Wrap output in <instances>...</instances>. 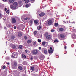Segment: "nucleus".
I'll list each match as a JSON object with an SVG mask.
<instances>
[{"mask_svg": "<svg viewBox=\"0 0 76 76\" xmlns=\"http://www.w3.org/2000/svg\"><path fill=\"white\" fill-rule=\"evenodd\" d=\"M31 71H32L33 72V73H35V72H38V68H37V67L36 68V70H35V68L34 67H32L31 68Z\"/></svg>", "mask_w": 76, "mask_h": 76, "instance_id": "nucleus-1", "label": "nucleus"}, {"mask_svg": "<svg viewBox=\"0 0 76 76\" xmlns=\"http://www.w3.org/2000/svg\"><path fill=\"white\" fill-rule=\"evenodd\" d=\"M38 51L37 49L34 50L32 51V54L33 55H36V54H38Z\"/></svg>", "mask_w": 76, "mask_h": 76, "instance_id": "nucleus-2", "label": "nucleus"}, {"mask_svg": "<svg viewBox=\"0 0 76 76\" xmlns=\"http://www.w3.org/2000/svg\"><path fill=\"white\" fill-rule=\"evenodd\" d=\"M12 57L15 58H16L18 57V55H17V52H14L12 53Z\"/></svg>", "mask_w": 76, "mask_h": 76, "instance_id": "nucleus-3", "label": "nucleus"}, {"mask_svg": "<svg viewBox=\"0 0 76 76\" xmlns=\"http://www.w3.org/2000/svg\"><path fill=\"white\" fill-rule=\"evenodd\" d=\"M42 45L43 47H47V46L48 45V42H42Z\"/></svg>", "mask_w": 76, "mask_h": 76, "instance_id": "nucleus-4", "label": "nucleus"}, {"mask_svg": "<svg viewBox=\"0 0 76 76\" xmlns=\"http://www.w3.org/2000/svg\"><path fill=\"white\" fill-rule=\"evenodd\" d=\"M46 39L48 40H51V39H52V36L50 35L46 37Z\"/></svg>", "mask_w": 76, "mask_h": 76, "instance_id": "nucleus-5", "label": "nucleus"}, {"mask_svg": "<svg viewBox=\"0 0 76 76\" xmlns=\"http://www.w3.org/2000/svg\"><path fill=\"white\" fill-rule=\"evenodd\" d=\"M47 23L49 25H51L53 24V21L52 20H49L48 21Z\"/></svg>", "mask_w": 76, "mask_h": 76, "instance_id": "nucleus-6", "label": "nucleus"}, {"mask_svg": "<svg viewBox=\"0 0 76 76\" xmlns=\"http://www.w3.org/2000/svg\"><path fill=\"white\" fill-rule=\"evenodd\" d=\"M10 7L12 10H14V9H16V7L13 5H10Z\"/></svg>", "mask_w": 76, "mask_h": 76, "instance_id": "nucleus-7", "label": "nucleus"}, {"mask_svg": "<svg viewBox=\"0 0 76 76\" xmlns=\"http://www.w3.org/2000/svg\"><path fill=\"white\" fill-rule=\"evenodd\" d=\"M42 50H43L44 53L45 54H47V50L45 49V48H43L42 49Z\"/></svg>", "mask_w": 76, "mask_h": 76, "instance_id": "nucleus-8", "label": "nucleus"}, {"mask_svg": "<svg viewBox=\"0 0 76 76\" xmlns=\"http://www.w3.org/2000/svg\"><path fill=\"white\" fill-rule=\"evenodd\" d=\"M12 22L15 23H16V19L15 18H12Z\"/></svg>", "mask_w": 76, "mask_h": 76, "instance_id": "nucleus-9", "label": "nucleus"}, {"mask_svg": "<svg viewBox=\"0 0 76 76\" xmlns=\"http://www.w3.org/2000/svg\"><path fill=\"white\" fill-rule=\"evenodd\" d=\"M18 35L19 37H22V33L21 32H19L18 33Z\"/></svg>", "mask_w": 76, "mask_h": 76, "instance_id": "nucleus-10", "label": "nucleus"}, {"mask_svg": "<svg viewBox=\"0 0 76 76\" xmlns=\"http://www.w3.org/2000/svg\"><path fill=\"white\" fill-rule=\"evenodd\" d=\"M39 15L41 17H42V16H44L45 15V13L43 12H42L39 14Z\"/></svg>", "mask_w": 76, "mask_h": 76, "instance_id": "nucleus-11", "label": "nucleus"}, {"mask_svg": "<svg viewBox=\"0 0 76 76\" xmlns=\"http://www.w3.org/2000/svg\"><path fill=\"white\" fill-rule=\"evenodd\" d=\"M59 31L60 32H62L63 31H64V28L62 27H61L59 28Z\"/></svg>", "mask_w": 76, "mask_h": 76, "instance_id": "nucleus-12", "label": "nucleus"}, {"mask_svg": "<svg viewBox=\"0 0 76 76\" xmlns=\"http://www.w3.org/2000/svg\"><path fill=\"white\" fill-rule=\"evenodd\" d=\"M13 4L14 6L15 7H17V6H18V3L16 2H14L13 3Z\"/></svg>", "mask_w": 76, "mask_h": 76, "instance_id": "nucleus-13", "label": "nucleus"}, {"mask_svg": "<svg viewBox=\"0 0 76 76\" xmlns=\"http://www.w3.org/2000/svg\"><path fill=\"white\" fill-rule=\"evenodd\" d=\"M54 51V50L53 49L52 50H48L49 54H52Z\"/></svg>", "mask_w": 76, "mask_h": 76, "instance_id": "nucleus-14", "label": "nucleus"}, {"mask_svg": "<svg viewBox=\"0 0 76 76\" xmlns=\"http://www.w3.org/2000/svg\"><path fill=\"white\" fill-rule=\"evenodd\" d=\"M72 38L73 39H75L76 38V36L75 34H73V35H72Z\"/></svg>", "mask_w": 76, "mask_h": 76, "instance_id": "nucleus-15", "label": "nucleus"}, {"mask_svg": "<svg viewBox=\"0 0 76 76\" xmlns=\"http://www.w3.org/2000/svg\"><path fill=\"white\" fill-rule=\"evenodd\" d=\"M60 37L62 38H65V36L63 34H61L60 35Z\"/></svg>", "mask_w": 76, "mask_h": 76, "instance_id": "nucleus-16", "label": "nucleus"}, {"mask_svg": "<svg viewBox=\"0 0 76 76\" xmlns=\"http://www.w3.org/2000/svg\"><path fill=\"white\" fill-rule=\"evenodd\" d=\"M54 26L55 27H58V24L57 23H55L54 24Z\"/></svg>", "mask_w": 76, "mask_h": 76, "instance_id": "nucleus-17", "label": "nucleus"}, {"mask_svg": "<svg viewBox=\"0 0 76 76\" xmlns=\"http://www.w3.org/2000/svg\"><path fill=\"white\" fill-rule=\"evenodd\" d=\"M42 28V27L41 26H39L37 27V29L38 30H40Z\"/></svg>", "mask_w": 76, "mask_h": 76, "instance_id": "nucleus-18", "label": "nucleus"}, {"mask_svg": "<svg viewBox=\"0 0 76 76\" xmlns=\"http://www.w3.org/2000/svg\"><path fill=\"white\" fill-rule=\"evenodd\" d=\"M72 13V10H68L67 11V13L68 14H70Z\"/></svg>", "mask_w": 76, "mask_h": 76, "instance_id": "nucleus-19", "label": "nucleus"}, {"mask_svg": "<svg viewBox=\"0 0 76 76\" xmlns=\"http://www.w3.org/2000/svg\"><path fill=\"white\" fill-rule=\"evenodd\" d=\"M23 1H25L26 3H28L29 2V0H23Z\"/></svg>", "mask_w": 76, "mask_h": 76, "instance_id": "nucleus-20", "label": "nucleus"}, {"mask_svg": "<svg viewBox=\"0 0 76 76\" xmlns=\"http://www.w3.org/2000/svg\"><path fill=\"white\" fill-rule=\"evenodd\" d=\"M16 66H17V62H15L14 63L13 66L14 67H16Z\"/></svg>", "mask_w": 76, "mask_h": 76, "instance_id": "nucleus-21", "label": "nucleus"}, {"mask_svg": "<svg viewBox=\"0 0 76 76\" xmlns=\"http://www.w3.org/2000/svg\"><path fill=\"white\" fill-rule=\"evenodd\" d=\"M9 2L11 3H13L14 1H15V0H9Z\"/></svg>", "mask_w": 76, "mask_h": 76, "instance_id": "nucleus-22", "label": "nucleus"}, {"mask_svg": "<svg viewBox=\"0 0 76 76\" xmlns=\"http://www.w3.org/2000/svg\"><path fill=\"white\" fill-rule=\"evenodd\" d=\"M27 44H30L32 42V41L31 40H28L27 42Z\"/></svg>", "mask_w": 76, "mask_h": 76, "instance_id": "nucleus-23", "label": "nucleus"}, {"mask_svg": "<svg viewBox=\"0 0 76 76\" xmlns=\"http://www.w3.org/2000/svg\"><path fill=\"white\" fill-rule=\"evenodd\" d=\"M48 35V32H46L44 34V37H47Z\"/></svg>", "mask_w": 76, "mask_h": 76, "instance_id": "nucleus-24", "label": "nucleus"}, {"mask_svg": "<svg viewBox=\"0 0 76 76\" xmlns=\"http://www.w3.org/2000/svg\"><path fill=\"white\" fill-rule=\"evenodd\" d=\"M34 23L35 24H38V20H34Z\"/></svg>", "mask_w": 76, "mask_h": 76, "instance_id": "nucleus-25", "label": "nucleus"}, {"mask_svg": "<svg viewBox=\"0 0 76 76\" xmlns=\"http://www.w3.org/2000/svg\"><path fill=\"white\" fill-rule=\"evenodd\" d=\"M22 45H20L18 47V48L19 49H21V50H22Z\"/></svg>", "mask_w": 76, "mask_h": 76, "instance_id": "nucleus-26", "label": "nucleus"}, {"mask_svg": "<svg viewBox=\"0 0 76 76\" xmlns=\"http://www.w3.org/2000/svg\"><path fill=\"white\" fill-rule=\"evenodd\" d=\"M22 57L23 58H26V56L23 54L22 55Z\"/></svg>", "mask_w": 76, "mask_h": 76, "instance_id": "nucleus-27", "label": "nucleus"}, {"mask_svg": "<svg viewBox=\"0 0 76 76\" xmlns=\"http://www.w3.org/2000/svg\"><path fill=\"white\" fill-rule=\"evenodd\" d=\"M30 25H32L33 23V21H32V20L30 21Z\"/></svg>", "mask_w": 76, "mask_h": 76, "instance_id": "nucleus-28", "label": "nucleus"}, {"mask_svg": "<svg viewBox=\"0 0 76 76\" xmlns=\"http://www.w3.org/2000/svg\"><path fill=\"white\" fill-rule=\"evenodd\" d=\"M18 69H20V70H22L23 69L22 67L20 66H19L18 67Z\"/></svg>", "mask_w": 76, "mask_h": 76, "instance_id": "nucleus-29", "label": "nucleus"}, {"mask_svg": "<svg viewBox=\"0 0 76 76\" xmlns=\"http://www.w3.org/2000/svg\"><path fill=\"white\" fill-rule=\"evenodd\" d=\"M11 38L12 39H13L15 38V36H14V35H12L11 36Z\"/></svg>", "mask_w": 76, "mask_h": 76, "instance_id": "nucleus-30", "label": "nucleus"}, {"mask_svg": "<svg viewBox=\"0 0 76 76\" xmlns=\"http://www.w3.org/2000/svg\"><path fill=\"white\" fill-rule=\"evenodd\" d=\"M37 31H34V34L35 35H36L37 34Z\"/></svg>", "mask_w": 76, "mask_h": 76, "instance_id": "nucleus-31", "label": "nucleus"}, {"mask_svg": "<svg viewBox=\"0 0 76 76\" xmlns=\"http://www.w3.org/2000/svg\"><path fill=\"white\" fill-rule=\"evenodd\" d=\"M6 13L7 14H9L10 13V11H9V10H7V11H6Z\"/></svg>", "mask_w": 76, "mask_h": 76, "instance_id": "nucleus-32", "label": "nucleus"}, {"mask_svg": "<svg viewBox=\"0 0 76 76\" xmlns=\"http://www.w3.org/2000/svg\"><path fill=\"white\" fill-rule=\"evenodd\" d=\"M25 7H29V4H26V5H25Z\"/></svg>", "mask_w": 76, "mask_h": 76, "instance_id": "nucleus-33", "label": "nucleus"}, {"mask_svg": "<svg viewBox=\"0 0 76 76\" xmlns=\"http://www.w3.org/2000/svg\"><path fill=\"white\" fill-rule=\"evenodd\" d=\"M5 68H6V66H4L2 67L3 70H4V69H5Z\"/></svg>", "mask_w": 76, "mask_h": 76, "instance_id": "nucleus-34", "label": "nucleus"}, {"mask_svg": "<svg viewBox=\"0 0 76 76\" xmlns=\"http://www.w3.org/2000/svg\"><path fill=\"white\" fill-rule=\"evenodd\" d=\"M38 41L39 42H41V39H38Z\"/></svg>", "mask_w": 76, "mask_h": 76, "instance_id": "nucleus-35", "label": "nucleus"}, {"mask_svg": "<svg viewBox=\"0 0 76 76\" xmlns=\"http://www.w3.org/2000/svg\"><path fill=\"white\" fill-rule=\"evenodd\" d=\"M54 42H58V40H57V39H55V40L54 41Z\"/></svg>", "mask_w": 76, "mask_h": 76, "instance_id": "nucleus-36", "label": "nucleus"}, {"mask_svg": "<svg viewBox=\"0 0 76 76\" xmlns=\"http://www.w3.org/2000/svg\"><path fill=\"white\" fill-rule=\"evenodd\" d=\"M33 76H38V75L34 74H33Z\"/></svg>", "mask_w": 76, "mask_h": 76, "instance_id": "nucleus-37", "label": "nucleus"}, {"mask_svg": "<svg viewBox=\"0 0 76 76\" xmlns=\"http://www.w3.org/2000/svg\"><path fill=\"white\" fill-rule=\"evenodd\" d=\"M35 1V0H31V3H34Z\"/></svg>", "mask_w": 76, "mask_h": 76, "instance_id": "nucleus-38", "label": "nucleus"}, {"mask_svg": "<svg viewBox=\"0 0 76 76\" xmlns=\"http://www.w3.org/2000/svg\"><path fill=\"white\" fill-rule=\"evenodd\" d=\"M28 19V17H26L24 18V20H27V19Z\"/></svg>", "mask_w": 76, "mask_h": 76, "instance_id": "nucleus-39", "label": "nucleus"}, {"mask_svg": "<svg viewBox=\"0 0 76 76\" xmlns=\"http://www.w3.org/2000/svg\"><path fill=\"white\" fill-rule=\"evenodd\" d=\"M24 38L25 39H28V37H27L25 36H24Z\"/></svg>", "mask_w": 76, "mask_h": 76, "instance_id": "nucleus-40", "label": "nucleus"}, {"mask_svg": "<svg viewBox=\"0 0 76 76\" xmlns=\"http://www.w3.org/2000/svg\"><path fill=\"white\" fill-rule=\"evenodd\" d=\"M18 76L20 75V73L19 72H18Z\"/></svg>", "mask_w": 76, "mask_h": 76, "instance_id": "nucleus-41", "label": "nucleus"}, {"mask_svg": "<svg viewBox=\"0 0 76 76\" xmlns=\"http://www.w3.org/2000/svg\"><path fill=\"white\" fill-rule=\"evenodd\" d=\"M30 60H33V56H31V57L30 58Z\"/></svg>", "mask_w": 76, "mask_h": 76, "instance_id": "nucleus-42", "label": "nucleus"}, {"mask_svg": "<svg viewBox=\"0 0 76 76\" xmlns=\"http://www.w3.org/2000/svg\"><path fill=\"white\" fill-rule=\"evenodd\" d=\"M40 60H43V58L42 57H40Z\"/></svg>", "mask_w": 76, "mask_h": 76, "instance_id": "nucleus-43", "label": "nucleus"}, {"mask_svg": "<svg viewBox=\"0 0 76 76\" xmlns=\"http://www.w3.org/2000/svg\"><path fill=\"white\" fill-rule=\"evenodd\" d=\"M2 16V14L1 13H0V18Z\"/></svg>", "mask_w": 76, "mask_h": 76, "instance_id": "nucleus-44", "label": "nucleus"}, {"mask_svg": "<svg viewBox=\"0 0 76 76\" xmlns=\"http://www.w3.org/2000/svg\"><path fill=\"white\" fill-rule=\"evenodd\" d=\"M25 52L26 53H28V50H25Z\"/></svg>", "mask_w": 76, "mask_h": 76, "instance_id": "nucleus-45", "label": "nucleus"}, {"mask_svg": "<svg viewBox=\"0 0 76 76\" xmlns=\"http://www.w3.org/2000/svg\"><path fill=\"white\" fill-rule=\"evenodd\" d=\"M5 11H6L7 10V8H5L4 9Z\"/></svg>", "mask_w": 76, "mask_h": 76, "instance_id": "nucleus-46", "label": "nucleus"}, {"mask_svg": "<svg viewBox=\"0 0 76 76\" xmlns=\"http://www.w3.org/2000/svg\"><path fill=\"white\" fill-rule=\"evenodd\" d=\"M14 28L15 29H16V26H15L14 27Z\"/></svg>", "mask_w": 76, "mask_h": 76, "instance_id": "nucleus-47", "label": "nucleus"}, {"mask_svg": "<svg viewBox=\"0 0 76 76\" xmlns=\"http://www.w3.org/2000/svg\"><path fill=\"white\" fill-rule=\"evenodd\" d=\"M36 44V42H34V43L33 44L34 45H35Z\"/></svg>", "mask_w": 76, "mask_h": 76, "instance_id": "nucleus-48", "label": "nucleus"}, {"mask_svg": "<svg viewBox=\"0 0 76 76\" xmlns=\"http://www.w3.org/2000/svg\"><path fill=\"white\" fill-rule=\"evenodd\" d=\"M3 1H7V0H2Z\"/></svg>", "mask_w": 76, "mask_h": 76, "instance_id": "nucleus-49", "label": "nucleus"}, {"mask_svg": "<svg viewBox=\"0 0 76 76\" xmlns=\"http://www.w3.org/2000/svg\"><path fill=\"white\" fill-rule=\"evenodd\" d=\"M39 50H41V47H39Z\"/></svg>", "mask_w": 76, "mask_h": 76, "instance_id": "nucleus-50", "label": "nucleus"}, {"mask_svg": "<svg viewBox=\"0 0 76 76\" xmlns=\"http://www.w3.org/2000/svg\"><path fill=\"white\" fill-rule=\"evenodd\" d=\"M50 50H52V48H51V47L50 48Z\"/></svg>", "mask_w": 76, "mask_h": 76, "instance_id": "nucleus-51", "label": "nucleus"}, {"mask_svg": "<svg viewBox=\"0 0 76 76\" xmlns=\"http://www.w3.org/2000/svg\"><path fill=\"white\" fill-rule=\"evenodd\" d=\"M7 64H8V65H10V63H7Z\"/></svg>", "mask_w": 76, "mask_h": 76, "instance_id": "nucleus-52", "label": "nucleus"}, {"mask_svg": "<svg viewBox=\"0 0 76 76\" xmlns=\"http://www.w3.org/2000/svg\"><path fill=\"white\" fill-rule=\"evenodd\" d=\"M64 49H65V50H66V46H65L64 47Z\"/></svg>", "mask_w": 76, "mask_h": 76, "instance_id": "nucleus-53", "label": "nucleus"}, {"mask_svg": "<svg viewBox=\"0 0 76 76\" xmlns=\"http://www.w3.org/2000/svg\"><path fill=\"white\" fill-rule=\"evenodd\" d=\"M72 23H75V21H73V22H72Z\"/></svg>", "mask_w": 76, "mask_h": 76, "instance_id": "nucleus-54", "label": "nucleus"}, {"mask_svg": "<svg viewBox=\"0 0 76 76\" xmlns=\"http://www.w3.org/2000/svg\"><path fill=\"white\" fill-rule=\"evenodd\" d=\"M4 29H6V27H4Z\"/></svg>", "mask_w": 76, "mask_h": 76, "instance_id": "nucleus-55", "label": "nucleus"}, {"mask_svg": "<svg viewBox=\"0 0 76 76\" xmlns=\"http://www.w3.org/2000/svg\"><path fill=\"white\" fill-rule=\"evenodd\" d=\"M13 48H15V46H13Z\"/></svg>", "mask_w": 76, "mask_h": 76, "instance_id": "nucleus-56", "label": "nucleus"}, {"mask_svg": "<svg viewBox=\"0 0 76 76\" xmlns=\"http://www.w3.org/2000/svg\"><path fill=\"white\" fill-rule=\"evenodd\" d=\"M70 23V21H69V23Z\"/></svg>", "mask_w": 76, "mask_h": 76, "instance_id": "nucleus-57", "label": "nucleus"}, {"mask_svg": "<svg viewBox=\"0 0 76 76\" xmlns=\"http://www.w3.org/2000/svg\"><path fill=\"white\" fill-rule=\"evenodd\" d=\"M3 20H5V19L3 18Z\"/></svg>", "mask_w": 76, "mask_h": 76, "instance_id": "nucleus-58", "label": "nucleus"}, {"mask_svg": "<svg viewBox=\"0 0 76 76\" xmlns=\"http://www.w3.org/2000/svg\"><path fill=\"white\" fill-rule=\"evenodd\" d=\"M53 30H51V32H53Z\"/></svg>", "mask_w": 76, "mask_h": 76, "instance_id": "nucleus-59", "label": "nucleus"}, {"mask_svg": "<svg viewBox=\"0 0 76 76\" xmlns=\"http://www.w3.org/2000/svg\"><path fill=\"white\" fill-rule=\"evenodd\" d=\"M50 1H51L52 0H49Z\"/></svg>", "mask_w": 76, "mask_h": 76, "instance_id": "nucleus-60", "label": "nucleus"}, {"mask_svg": "<svg viewBox=\"0 0 76 76\" xmlns=\"http://www.w3.org/2000/svg\"><path fill=\"white\" fill-rule=\"evenodd\" d=\"M57 56H56V57H57Z\"/></svg>", "mask_w": 76, "mask_h": 76, "instance_id": "nucleus-61", "label": "nucleus"}, {"mask_svg": "<svg viewBox=\"0 0 76 76\" xmlns=\"http://www.w3.org/2000/svg\"><path fill=\"white\" fill-rule=\"evenodd\" d=\"M73 28H74V27H73Z\"/></svg>", "mask_w": 76, "mask_h": 76, "instance_id": "nucleus-62", "label": "nucleus"}]
</instances>
